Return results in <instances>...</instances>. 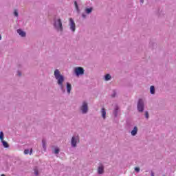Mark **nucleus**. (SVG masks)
Returning <instances> with one entry per match:
<instances>
[{"label": "nucleus", "instance_id": "9b49d317", "mask_svg": "<svg viewBox=\"0 0 176 176\" xmlns=\"http://www.w3.org/2000/svg\"><path fill=\"white\" fill-rule=\"evenodd\" d=\"M72 89V86L69 84V82H67V90L68 94L71 93V90Z\"/></svg>", "mask_w": 176, "mask_h": 176}, {"label": "nucleus", "instance_id": "aec40b11", "mask_svg": "<svg viewBox=\"0 0 176 176\" xmlns=\"http://www.w3.org/2000/svg\"><path fill=\"white\" fill-rule=\"evenodd\" d=\"M34 174L35 175H39V172L38 171V168H34Z\"/></svg>", "mask_w": 176, "mask_h": 176}, {"label": "nucleus", "instance_id": "6ab92c4d", "mask_svg": "<svg viewBox=\"0 0 176 176\" xmlns=\"http://www.w3.org/2000/svg\"><path fill=\"white\" fill-rule=\"evenodd\" d=\"M14 14L16 17H19V12H17V10H14Z\"/></svg>", "mask_w": 176, "mask_h": 176}, {"label": "nucleus", "instance_id": "39448f33", "mask_svg": "<svg viewBox=\"0 0 176 176\" xmlns=\"http://www.w3.org/2000/svg\"><path fill=\"white\" fill-rule=\"evenodd\" d=\"M80 109H81L82 113H87V111L89 110V108L87 107V102H83Z\"/></svg>", "mask_w": 176, "mask_h": 176}, {"label": "nucleus", "instance_id": "7ed1b4c3", "mask_svg": "<svg viewBox=\"0 0 176 176\" xmlns=\"http://www.w3.org/2000/svg\"><path fill=\"white\" fill-rule=\"evenodd\" d=\"M138 110L139 112H144V100L140 99L138 102Z\"/></svg>", "mask_w": 176, "mask_h": 176}, {"label": "nucleus", "instance_id": "f03ea898", "mask_svg": "<svg viewBox=\"0 0 176 176\" xmlns=\"http://www.w3.org/2000/svg\"><path fill=\"white\" fill-rule=\"evenodd\" d=\"M54 27L58 30V31H63V23L61 22V19H58L54 23Z\"/></svg>", "mask_w": 176, "mask_h": 176}, {"label": "nucleus", "instance_id": "4be33fe9", "mask_svg": "<svg viewBox=\"0 0 176 176\" xmlns=\"http://www.w3.org/2000/svg\"><path fill=\"white\" fill-rule=\"evenodd\" d=\"M145 116H146V119H148V118H149V113H148V111L145 112Z\"/></svg>", "mask_w": 176, "mask_h": 176}, {"label": "nucleus", "instance_id": "c85d7f7f", "mask_svg": "<svg viewBox=\"0 0 176 176\" xmlns=\"http://www.w3.org/2000/svg\"><path fill=\"white\" fill-rule=\"evenodd\" d=\"M1 39H2V36L0 35V41H1Z\"/></svg>", "mask_w": 176, "mask_h": 176}, {"label": "nucleus", "instance_id": "1a4fd4ad", "mask_svg": "<svg viewBox=\"0 0 176 176\" xmlns=\"http://www.w3.org/2000/svg\"><path fill=\"white\" fill-rule=\"evenodd\" d=\"M98 174H104V166H99V167L98 168Z\"/></svg>", "mask_w": 176, "mask_h": 176}, {"label": "nucleus", "instance_id": "6e6552de", "mask_svg": "<svg viewBox=\"0 0 176 176\" xmlns=\"http://www.w3.org/2000/svg\"><path fill=\"white\" fill-rule=\"evenodd\" d=\"M78 141L79 142V137H75L73 136L72 138V146H74V148H75V146H76V143L78 142Z\"/></svg>", "mask_w": 176, "mask_h": 176}, {"label": "nucleus", "instance_id": "c756f323", "mask_svg": "<svg viewBox=\"0 0 176 176\" xmlns=\"http://www.w3.org/2000/svg\"><path fill=\"white\" fill-rule=\"evenodd\" d=\"M142 3H144V1H142Z\"/></svg>", "mask_w": 176, "mask_h": 176}, {"label": "nucleus", "instance_id": "4468645a", "mask_svg": "<svg viewBox=\"0 0 176 176\" xmlns=\"http://www.w3.org/2000/svg\"><path fill=\"white\" fill-rule=\"evenodd\" d=\"M93 11V8H86L85 9V12L87 14H89V13H91V12Z\"/></svg>", "mask_w": 176, "mask_h": 176}, {"label": "nucleus", "instance_id": "9d476101", "mask_svg": "<svg viewBox=\"0 0 176 176\" xmlns=\"http://www.w3.org/2000/svg\"><path fill=\"white\" fill-rule=\"evenodd\" d=\"M101 113H102V118H103V119H105L107 116V111L105 110V108L102 109Z\"/></svg>", "mask_w": 176, "mask_h": 176}, {"label": "nucleus", "instance_id": "dca6fc26", "mask_svg": "<svg viewBox=\"0 0 176 176\" xmlns=\"http://www.w3.org/2000/svg\"><path fill=\"white\" fill-rule=\"evenodd\" d=\"M111 75L109 74H106V76H104V79L105 80H109L111 79Z\"/></svg>", "mask_w": 176, "mask_h": 176}, {"label": "nucleus", "instance_id": "2eb2a0df", "mask_svg": "<svg viewBox=\"0 0 176 176\" xmlns=\"http://www.w3.org/2000/svg\"><path fill=\"white\" fill-rule=\"evenodd\" d=\"M150 91H151V94H155V87L154 86H151L150 87Z\"/></svg>", "mask_w": 176, "mask_h": 176}, {"label": "nucleus", "instance_id": "a878e982", "mask_svg": "<svg viewBox=\"0 0 176 176\" xmlns=\"http://www.w3.org/2000/svg\"><path fill=\"white\" fill-rule=\"evenodd\" d=\"M151 176H155V173L153 171H151Z\"/></svg>", "mask_w": 176, "mask_h": 176}, {"label": "nucleus", "instance_id": "a211bd4d", "mask_svg": "<svg viewBox=\"0 0 176 176\" xmlns=\"http://www.w3.org/2000/svg\"><path fill=\"white\" fill-rule=\"evenodd\" d=\"M42 144H43V148L45 149L46 148V141H45V140H43Z\"/></svg>", "mask_w": 176, "mask_h": 176}, {"label": "nucleus", "instance_id": "b1692460", "mask_svg": "<svg viewBox=\"0 0 176 176\" xmlns=\"http://www.w3.org/2000/svg\"><path fill=\"white\" fill-rule=\"evenodd\" d=\"M135 170L137 173H140V168H138V167L135 168Z\"/></svg>", "mask_w": 176, "mask_h": 176}, {"label": "nucleus", "instance_id": "f257e3e1", "mask_svg": "<svg viewBox=\"0 0 176 176\" xmlns=\"http://www.w3.org/2000/svg\"><path fill=\"white\" fill-rule=\"evenodd\" d=\"M54 76L58 80V85L60 86L61 89H64V85H63V83L64 82V76L60 74V71L58 69L54 71Z\"/></svg>", "mask_w": 176, "mask_h": 176}, {"label": "nucleus", "instance_id": "ddd939ff", "mask_svg": "<svg viewBox=\"0 0 176 176\" xmlns=\"http://www.w3.org/2000/svg\"><path fill=\"white\" fill-rule=\"evenodd\" d=\"M17 32L21 36H25V33L23 30L19 29Z\"/></svg>", "mask_w": 176, "mask_h": 176}, {"label": "nucleus", "instance_id": "f3484780", "mask_svg": "<svg viewBox=\"0 0 176 176\" xmlns=\"http://www.w3.org/2000/svg\"><path fill=\"white\" fill-rule=\"evenodd\" d=\"M74 5L77 12H79V7L78 6V3H76V1L74 2Z\"/></svg>", "mask_w": 176, "mask_h": 176}, {"label": "nucleus", "instance_id": "0eeeda50", "mask_svg": "<svg viewBox=\"0 0 176 176\" xmlns=\"http://www.w3.org/2000/svg\"><path fill=\"white\" fill-rule=\"evenodd\" d=\"M69 25H70V30H72L73 32H75L76 25H75V21H74V19L72 18H69Z\"/></svg>", "mask_w": 176, "mask_h": 176}, {"label": "nucleus", "instance_id": "20e7f679", "mask_svg": "<svg viewBox=\"0 0 176 176\" xmlns=\"http://www.w3.org/2000/svg\"><path fill=\"white\" fill-rule=\"evenodd\" d=\"M3 132H0V140L3 144V146H4V148H9V144H8L6 141L3 140Z\"/></svg>", "mask_w": 176, "mask_h": 176}, {"label": "nucleus", "instance_id": "423d86ee", "mask_svg": "<svg viewBox=\"0 0 176 176\" xmlns=\"http://www.w3.org/2000/svg\"><path fill=\"white\" fill-rule=\"evenodd\" d=\"M75 72L77 76L83 75L85 74V69L81 67H78L75 69Z\"/></svg>", "mask_w": 176, "mask_h": 176}, {"label": "nucleus", "instance_id": "412c9836", "mask_svg": "<svg viewBox=\"0 0 176 176\" xmlns=\"http://www.w3.org/2000/svg\"><path fill=\"white\" fill-rule=\"evenodd\" d=\"M24 153H25V155H28V153H30V150L29 149H25L24 151Z\"/></svg>", "mask_w": 176, "mask_h": 176}, {"label": "nucleus", "instance_id": "5701e85b", "mask_svg": "<svg viewBox=\"0 0 176 176\" xmlns=\"http://www.w3.org/2000/svg\"><path fill=\"white\" fill-rule=\"evenodd\" d=\"M58 152H60V150L58 148H56L54 151V153H56L57 155V153H58Z\"/></svg>", "mask_w": 176, "mask_h": 176}, {"label": "nucleus", "instance_id": "393cba45", "mask_svg": "<svg viewBox=\"0 0 176 176\" xmlns=\"http://www.w3.org/2000/svg\"><path fill=\"white\" fill-rule=\"evenodd\" d=\"M18 75L19 76H21V73H20V72H18Z\"/></svg>", "mask_w": 176, "mask_h": 176}, {"label": "nucleus", "instance_id": "f8f14e48", "mask_svg": "<svg viewBox=\"0 0 176 176\" xmlns=\"http://www.w3.org/2000/svg\"><path fill=\"white\" fill-rule=\"evenodd\" d=\"M137 131H138V128L137 126H135L133 128V130L131 132V134L132 135H135L137 134Z\"/></svg>", "mask_w": 176, "mask_h": 176}, {"label": "nucleus", "instance_id": "cd10ccee", "mask_svg": "<svg viewBox=\"0 0 176 176\" xmlns=\"http://www.w3.org/2000/svg\"><path fill=\"white\" fill-rule=\"evenodd\" d=\"M32 153V148L30 149V155Z\"/></svg>", "mask_w": 176, "mask_h": 176}, {"label": "nucleus", "instance_id": "bb28decb", "mask_svg": "<svg viewBox=\"0 0 176 176\" xmlns=\"http://www.w3.org/2000/svg\"><path fill=\"white\" fill-rule=\"evenodd\" d=\"M82 17H83L84 19L86 18V15L84 14H82Z\"/></svg>", "mask_w": 176, "mask_h": 176}]
</instances>
